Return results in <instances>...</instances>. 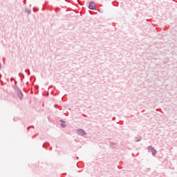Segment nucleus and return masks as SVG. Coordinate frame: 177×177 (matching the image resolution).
Here are the masks:
<instances>
[{
    "mask_svg": "<svg viewBox=\"0 0 177 177\" xmlns=\"http://www.w3.org/2000/svg\"><path fill=\"white\" fill-rule=\"evenodd\" d=\"M148 150H149L150 151H151L153 156H156V153H157V151L151 147H148Z\"/></svg>",
    "mask_w": 177,
    "mask_h": 177,
    "instance_id": "nucleus-1",
    "label": "nucleus"
},
{
    "mask_svg": "<svg viewBox=\"0 0 177 177\" xmlns=\"http://www.w3.org/2000/svg\"><path fill=\"white\" fill-rule=\"evenodd\" d=\"M89 9L93 10L95 9V2H91L88 6Z\"/></svg>",
    "mask_w": 177,
    "mask_h": 177,
    "instance_id": "nucleus-2",
    "label": "nucleus"
},
{
    "mask_svg": "<svg viewBox=\"0 0 177 177\" xmlns=\"http://www.w3.org/2000/svg\"><path fill=\"white\" fill-rule=\"evenodd\" d=\"M78 133H79V135H86L85 131H84V130H82V129H79Z\"/></svg>",
    "mask_w": 177,
    "mask_h": 177,
    "instance_id": "nucleus-3",
    "label": "nucleus"
},
{
    "mask_svg": "<svg viewBox=\"0 0 177 177\" xmlns=\"http://www.w3.org/2000/svg\"><path fill=\"white\" fill-rule=\"evenodd\" d=\"M61 127L62 128H66V122H63V120H61Z\"/></svg>",
    "mask_w": 177,
    "mask_h": 177,
    "instance_id": "nucleus-4",
    "label": "nucleus"
},
{
    "mask_svg": "<svg viewBox=\"0 0 177 177\" xmlns=\"http://www.w3.org/2000/svg\"><path fill=\"white\" fill-rule=\"evenodd\" d=\"M0 68H1V65H0Z\"/></svg>",
    "mask_w": 177,
    "mask_h": 177,
    "instance_id": "nucleus-5",
    "label": "nucleus"
}]
</instances>
